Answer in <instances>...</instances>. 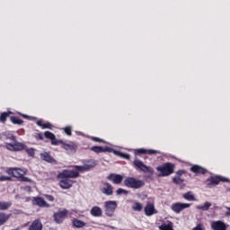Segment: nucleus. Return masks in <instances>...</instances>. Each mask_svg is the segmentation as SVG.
<instances>
[{"mask_svg": "<svg viewBox=\"0 0 230 230\" xmlns=\"http://www.w3.org/2000/svg\"><path fill=\"white\" fill-rule=\"evenodd\" d=\"M75 170H64L62 172L59 173V179H78L80 177V172H89L92 168H94L93 164H84V165H75Z\"/></svg>", "mask_w": 230, "mask_h": 230, "instance_id": "obj_1", "label": "nucleus"}, {"mask_svg": "<svg viewBox=\"0 0 230 230\" xmlns=\"http://www.w3.org/2000/svg\"><path fill=\"white\" fill-rule=\"evenodd\" d=\"M156 171L158 172V177H170L172 173L175 172V164L170 162L164 163L156 167Z\"/></svg>", "mask_w": 230, "mask_h": 230, "instance_id": "obj_2", "label": "nucleus"}, {"mask_svg": "<svg viewBox=\"0 0 230 230\" xmlns=\"http://www.w3.org/2000/svg\"><path fill=\"white\" fill-rule=\"evenodd\" d=\"M124 186H126V188H131L132 190H139L145 186V181L142 180H137L134 177H127L124 180Z\"/></svg>", "mask_w": 230, "mask_h": 230, "instance_id": "obj_3", "label": "nucleus"}, {"mask_svg": "<svg viewBox=\"0 0 230 230\" xmlns=\"http://www.w3.org/2000/svg\"><path fill=\"white\" fill-rule=\"evenodd\" d=\"M229 178H226L224 176L220 175H214L210 176L207 179V184L208 188H213V186H218L220 182H229Z\"/></svg>", "mask_w": 230, "mask_h": 230, "instance_id": "obj_4", "label": "nucleus"}, {"mask_svg": "<svg viewBox=\"0 0 230 230\" xmlns=\"http://www.w3.org/2000/svg\"><path fill=\"white\" fill-rule=\"evenodd\" d=\"M6 173H8V175H11V177L21 179L22 177H24L26 172H24V170L21 168H9L7 169Z\"/></svg>", "mask_w": 230, "mask_h": 230, "instance_id": "obj_5", "label": "nucleus"}, {"mask_svg": "<svg viewBox=\"0 0 230 230\" xmlns=\"http://www.w3.org/2000/svg\"><path fill=\"white\" fill-rule=\"evenodd\" d=\"M133 164L135 168H137V170H140V172H144V173H150V172H152L151 171L152 168L144 164V163L141 160H138V159L134 160Z\"/></svg>", "mask_w": 230, "mask_h": 230, "instance_id": "obj_6", "label": "nucleus"}, {"mask_svg": "<svg viewBox=\"0 0 230 230\" xmlns=\"http://www.w3.org/2000/svg\"><path fill=\"white\" fill-rule=\"evenodd\" d=\"M182 175H186V170L177 171L175 176L172 178L173 184H178L179 186L184 184V179L181 178Z\"/></svg>", "mask_w": 230, "mask_h": 230, "instance_id": "obj_7", "label": "nucleus"}, {"mask_svg": "<svg viewBox=\"0 0 230 230\" xmlns=\"http://www.w3.org/2000/svg\"><path fill=\"white\" fill-rule=\"evenodd\" d=\"M67 213H69V212L66 209L56 212L53 216L56 224H62V222H64V219L66 218V217H67Z\"/></svg>", "mask_w": 230, "mask_h": 230, "instance_id": "obj_8", "label": "nucleus"}, {"mask_svg": "<svg viewBox=\"0 0 230 230\" xmlns=\"http://www.w3.org/2000/svg\"><path fill=\"white\" fill-rule=\"evenodd\" d=\"M44 136L47 139H50L51 145L55 146L60 145V143L61 144L63 143L62 140L57 139V137L51 131H45Z\"/></svg>", "mask_w": 230, "mask_h": 230, "instance_id": "obj_9", "label": "nucleus"}, {"mask_svg": "<svg viewBox=\"0 0 230 230\" xmlns=\"http://www.w3.org/2000/svg\"><path fill=\"white\" fill-rule=\"evenodd\" d=\"M107 180L111 181L113 184H121V182H123V176H121V174L110 173L107 176Z\"/></svg>", "mask_w": 230, "mask_h": 230, "instance_id": "obj_10", "label": "nucleus"}, {"mask_svg": "<svg viewBox=\"0 0 230 230\" xmlns=\"http://www.w3.org/2000/svg\"><path fill=\"white\" fill-rule=\"evenodd\" d=\"M190 172H192V173H196V175H206V173H208V169L195 164L190 167Z\"/></svg>", "mask_w": 230, "mask_h": 230, "instance_id": "obj_11", "label": "nucleus"}, {"mask_svg": "<svg viewBox=\"0 0 230 230\" xmlns=\"http://www.w3.org/2000/svg\"><path fill=\"white\" fill-rule=\"evenodd\" d=\"M116 208H118L116 202H107L105 205L106 215H108V217H112V213H114Z\"/></svg>", "mask_w": 230, "mask_h": 230, "instance_id": "obj_12", "label": "nucleus"}, {"mask_svg": "<svg viewBox=\"0 0 230 230\" xmlns=\"http://www.w3.org/2000/svg\"><path fill=\"white\" fill-rule=\"evenodd\" d=\"M103 188L101 189L102 193L104 195H112L114 193L113 187L109 182H102Z\"/></svg>", "mask_w": 230, "mask_h": 230, "instance_id": "obj_13", "label": "nucleus"}, {"mask_svg": "<svg viewBox=\"0 0 230 230\" xmlns=\"http://www.w3.org/2000/svg\"><path fill=\"white\" fill-rule=\"evenodd\" d=\"M190 204H184V203H174L172 206V209L175 212V213H181V211H182V209H186V208H190Z\"/></svg>", "mask_w": 230, "mask_h": 230, "instance_id": "obj_14", "label": "nucleus"}, {"mask_svg": "<svg viewBox=\"0 0 230 230\" xmlns=\"http://www.w3.org/2000/svg\"><path fill=\"white\" fill-rule=\"evenodd\" d=\"M59 186L63 190H69V188H71V186H73V181H71L69 178H61Z\"/></svg>", "mask_w": 230, "mask_h": 230, "instance_id": "obj_15", "label": "nucleus"}, {"mask_svg": "<svg viewBox=\"0 0 230 230\" xmlns=\"http://www.w3.org/2000/svg\"><path fill=\"white\" fill-rule=\"evenodd\" d=\"M90 150H92V152H94L95 154H103V152H110L111 151V147H103L102 146H93L90 148Z\"/></svg>", "mask_w": 230, "mask_h": 230, "instance_id": "obj_16", "label": "nucleus"}, {"mask_svg": "<svg viewBox=\"0 0 230 230\" xmlns=\"http://www.w3.org/2000/svg\"><path fill=\"white\" fill-rule=\"evenodd\" d=\"M211 227L214 230H226V223H224L222 221H213L211 223Z\"/></svg>", "mask_w": 230, "mask_h": 230, "instance_id": "obj_17", "label": "nucleus"}, {"mask_svg": "<svg viewBox=\"0 0 230 230\" xmlns=\"http://www.w3.org/2000/svg\"><path fill=\"white\" fill-rule=\"evenodd\" d=\"M146 215L147 217H152V215H155L157 210H155V207L152 203H148L145 208Z\"/></svg>", "mask_w": 230, "mask_h": 230, "instance_id": "obj_18", "label": "nucleus"}, {"mask_svg": "<svg viewBox=\"0 0 230 230\" xmlns=\"http://www.w3.org/2000/svg\"><path fill=\"white\" fill-rule=\"evenodd\" d=\"M42 227L43 226L40 220L36 219L31 223V225L29 227V230H42Z\"/></svg>", "mask_w": 230, "mask_h": 230, "instance_id": "obj_19", "label": "nucleus"}, {"mask_svg": "<svg viewBox=\"0 0 230 230\" xmlns=\"http://www.w3.org/2000/svg\"><path fill=\"white\" fill-rule=\"evenodd\" d=\"M40 159H42V161H46V163H55V159H53L51 155H49L48 152L41 153Z\"/></svg>", "mask_w": 230, "mask_h": 230, "instance_id": "obj_20", "label": "nucleus"}, {"mask_svg": "<svg viewBox=\"0 0 230 230\" xmlns=\"http://www.w3.org/2000/svg\"><path fill=\"white\" fill-rule=\"evenodd\" d=\"M36 124L38 125V127H41V128H49L51 130V128H53V125L49 122H45L42 119H40L36 122Z\"/></svg>", "mask_w": 230, "mask_h": 230, "instance_id": "obj_21", "label": "nucleus"}, {"mask_svg": "<svg viewBox=\"0 0 230 230\" xmlns=\"http://www.w3.org/2000/svg\"><path fill=\"white\" fill-rule=\"evenodd\" d=\"M10 219V215L0 213V226H4L6 222Z\"/></svg>", "mask_w": 230, "mask_h": 230, "instance_id": "obj_22", "label": "nucleus"}, {"mask_svg": "<svg viewBox=\"0 0 230 230\" xmlns=\"http://www.w3.org/2000/svg\"><path fill=\"white\" fill-rule=\"evenodd\" d=\"M13 114L12 111L3 112L0 115V123H6V119L10 118V115Z\"/></svg>", "mask_w": 230, "mask_h": 230, "instance_id": "obj_23", "label": "nucleus"}, {"mask_svg": "<svg viewBox=\"0 0 230 230\" xmlns=\"http://www.w3.org/2000/svg\"><path fill=\"white\" fill-rule=\"evenodd\" d=\"M183 198L185 199V200H189V202H193L196 200L195 195H193V192L191 191H189L183 194Z\"/></svg>", "mask_w": 230, "mask_h": 230, "instance_id": "obj_24", "label": "nucleus"}, {"mask_svg": "<svg viewBox=\"0 0 230 230\" xmlns=\"http://www.w3.org/2000/svg\"><path fill=\"white\" fill-rule=\"evenodd\" d=\"M93 217H102V208L99 207H93L91 210Z\"/></svg>", "mask_w": 230, "mask_h": 230, "instance_id": "obj_25", "label": "nucleus"}, {"mask_svg": "<svg viewBox=\"0 0 230 230\" xmlns=\"http://www.w3.org/2000/svg\"><path fill=\"white\" fill-rule=\"evenodd\" d=\"M160 230H173V223L169 222L168 224L164 223L159 226Z\"/></svg>", "mask_w": 230, "mask_h": 230, "instance_id": "obj_26", "label": "nucleus"}, {"mask_svg": "<svg viewBox=\"0 0 230 230\" xmlns=\"http://www.w3.org/2000/svg\"><path fill=\"white\" fill-rule=\"evenodd\" d=\"M10 120L13 125H22L24 123V120L21 119L19 117H11Z\"/></svg>", "mask_w": 230, "mask_h": 230, "instance_id": "obj_27", "label": "nucleus"}, {"mask_svg": "<svg viewBox=\"0 0 230 230\" xmlns=\"http://www.w3.org/2000/svg\"><path fill=\"white\" fill-rule=\"evenodd\" d=\"M14 152H21L22 150H24V144L21 143V142H15L14 144Z\"/></svg>", "mask_w": 230, "mask_h": 230, "instance_id": "obj_28", "label": "nucleus"}, {"mask_svg": "<svg viewBox=\"0 0 230 230\" xmlns=\"http://www.w3.org/2000/svg\"><path fill=\"white\" fill-rule=\"evenodd\" d=\"M73 225L75 226V227H77V228L85 227V223L84 221L78 220V219H74Z\"/></svg>", "mask_w": 230, "mask_h": 230, "instance_id": "obj_29", "label": "nucleus"}, {"mask_svg": "<svg viewBox=\"0 0 230 230\" xmlns=\"http://www.w3.org/2000/svg\"><path fill=\"white\" fill-rule=\"evenodd\" d=\"M211 208L210 203H204L203 205H199L197 207V209H201V211H208Z\"/></svg>", "mask_w": 230, "mask_h": 230, "instance_id": "obj_30", "label": "nucleus"}, {"mask_svg": "<svg viewBox=\"0 0 230 230\" xmlns=\"http://www.w3.org/2000/svg\"><path fill=\"white\" fill-rule=\"evenodd\" d=\"M10 206H12L11 203L0 202V209L2 211H4V209H8V208H10Z\"/></svg>", "mask_w": 230, "mask_h": 230, "instance_id": "obj_31", "label": "nucleus"}, {"mask_svg": "<svg viewBox=\"0 0 230 230\" xmlns=\"http://www.w3.org/2000/svg\"><path fill=\"white\" fill-rule=\"evenodd\" d=\"M135 154L136 155H146V149H144V148L136 149Z\"/></svg>", "mask_w": 230, "mask_h": 230, "instance_id": "obj_32", "label": "nucleus"}, {"mask_svg": "<svg viewBox=\"0 0 230 230\" xmlns=\"http://www.w3.org/2000/svg\"><path fill=\"white\" fill-rule=\"evenodd\" d=\"M132 209L134 211H141V209H143V205L141 203H135V205L132 207Z\"/></svg>", "mask_w": 230, "mask_h": 230, "instance_id": "obj_33", "label": "nucleus"}, {"mask_svg": "<svg viewBox=\"0 0 230 230\" xmlns=\"http://www.w3.org/2000/svg\"><path fill=\"white\" fill-rule=\"evenodd\" d=\"M5 148H6L7 150H9V152H15L14 144L6 143V144H5Z\"/></svg>", "mask_w": 230, "mask_h": 230, "instance_id": "obj_34", "label": "nucleus"}, {"mask_svg": "<svg viewBox=\"0 0 230 230\" xmlns=\"http://www.w3.org/2000/svg\"><path fill=\"white\" fill-rule=\"evenodd\" d=\"M61 145H63V148L65 150H75V146H73L72 145H69V144H66V143H64V141H62Z\"/></svg>", "mask_w": 230, "mask_h": 230, "instance_id": "obj_35", "label": "nucleus"}, {"mask_svg": "<svg viewBox=\"0 0 230 230\" xmlns=\"http://www.w3.org/2000/svg\"><path fill=\"white\" fill-rule=\"evenodd\" d=\"M34 137L37 141H44V135L42 133H35Z\"/></svg>", "mask_w": 230, "mask_h": 230, "instance_id": "obj_36", "label": "nucleus"}, {"mask_svg": "<svg viewBox=\"0 0 230 230\" xmlns=\"http://www.w3.org/2000/svg\"><path fill=\"white\" fill-rule=\"evenodd\" d=\"M116 193H117V195H128V190L119 188L117 190Z\"/></svg>", "mask_w": 230, "mask_h": 230, "instance_id": "obj_37", "label": "nucleus"}, {"mask_svg": "<svg viewBox=\"0 0 230 230\" xmlns=\"http://www.w3.org/2000/svg\"><path fill=\"white\" fill-rule=\"evenodd\" d=\"M64 132L66 134V136H73V129L69 126L64 128Z\"/></svg>", "mask_w": 230, "mask_h": 230, "instance_id": "obj_38", "label": "nucleus"}, {"mask_svg": "<svg viewBox=\"0 0 230 230\" xmlns=\"http://www.w3.org/2000/svg\"><path fill=\"white\" fill-rule=\"evenodd\" d=\"M35 204L39 208H50L49 204L47 202H36Z\"/></svg>", "mask_w": 230, "mask_h": 230, "instance_id": "obj_39", "label": "nucleus"}, {"mask_svg": "<svg viewBox=\"0 0 230 230\" xmlns=\"http://www.w3.org/2000/svg\"><path fill=\"white\" fill-rule=\"evenodd\" d=\"M91 140L94 141L95 143H105L103 139L96 137H91Z\"/></svg>", "mask_w": 230, "mask_h": 230, "instance_id": "obj_40", "label": "nucleus"}, {"mask_svg": "<svg viewBox=\"0 0 230 230\" xmlns=\"http://www.w3.org/2000/svg\"><path fill=\"white\" fill-rule=\"evenodd\" d=\"M28 155H30V157H34L35 156V149L33 148H29L26 150Z\"/></svg>", "mask_w": 230, "mask_h": 230, "instance_id": "obj_41", "label": "nucleus"}, {"mask_svg": "<svg viewBox=\"0 0 230 230\" xmlns=\"http://www.w3.org/2000/svg\"><path fill=\"white\" fill-rule=\"evenodd\" d=\"M4 181H12V177L4 175L0 176V182H3Z\"/></svg>", "mask_w": 230, "mask_h": 230, "instance_id": "obj_42", "label": "nucleus"}, {"mask_svg": "<svg viewBox=\"0 0 230 230\" xmlns=\"http://www.w3.org/2000/svg\"><path fill=\"white\" fill-rule=\"evenodd\" d=\"M137 197H138L139 200H145L147 199L148 196L145 193H139V194H137Z\"/></svg>", "mask_w": 230, "mask_h": 230, "instance_id": "obj_43", "label": "nucleus"}, {"mask_svg": "<svg viewBox=\"0 0 230 230\" xmlns=\"http://www.w3.org/2000/svg\"><path fill=\"white\" fill-rule=\"evenodd\" d=\"M146 154L148 155H154V154H157V151L150 149V150H146Z\"/></svg>", "mask_w": 230, "mask_h": 230, "instance_id": "obj_44", "label": "nucleus"}, {"mask_svg": "<svg viewBox=\"0 0 230 230\" xmlns=\"http://www.w3.org/2000/svg\"><path fill=\"white\" fill-rule=\"evenodd\" d=\"M192 230H204L201 224L197 225L196 227H194Z\"/></svg>", "mask_w": 230, "mask_h": 230, "instance_id": "obj_45", "label": "nucleus"}, {"mask_svg": "<svg viewBox=\"0 0 230 230\" xmlns=\"http://www.w3.org/2000/svg\"><path fill=\"white\" fill-rule=\"evenodd\" d=\"M47 200H49L50 202H53L55 200V198L51 195H47Z\"/></svg>", "mask_w": 230, "mask_h": 230, "instance_id": "obj_46", "label": "nucleus"}, {"mask_svg": "<svg viewBox=\"0 0 230 230\" xmlns=\"http://www.w3.org/2000/svg\"><path fill=\"white\" fill-rule=\"evenodd\" d=\"M7 139H10L11 141H16L17 138L15 136L11 135V136L7 137Z\"/></svg>", "mask_w": 230, "mask_h": 230, "instance_id": "obj_47", "label": "nucleus"}, {"mask_svg": "<svg viewBox=\"0 0 230 230\" xmlns=\"http://www.w3.org/2000/svg\"><path fill=\"white\" fill-rule=\"evenodd\" d=\"M21 179H22L24 182H29V181H30V179H29L28 177L22 176Z\"/></svg>", "mask_w": 230, "mask_h": 230, "instance_id": "obj_48", "label": "nucleus"}, {"mask_svg": "<svg viewBox=\"0 0 230 230\" xmlns=\"http://www.w3.org/2000/svg\"><path fill=\"white\" fill-rule=\"evenodd\" d=\"M35 202H45V201L40 198H36Z\"/></svg>", "mask_w": 230, "mask_h": 230, "instance_id": "obj_49", "label": "nucleus"}, {"mask_svg": "<svg viewBox=\"0 0 230 230\" xmlns=\"http://www.w3.org/2000/svg\"><path fill=\"white\" fill-rule=\"evenodd\" d=\"M124 157H125V159H130V155L126 154V155H124Z\"/></svg>", "mask_w": 230, "mask_h": 230, "instance_id": "obj_50", "label": "nucleus"}, {"mask_svg": "<svg viewBox=\"0 0 230 230\" xmlns=\"http://www.w3.org/2000/svg\"><path fill=\"white\" fill-rule=\"evenodd\" d=\"M22 118H25V119H28L30 118L28 115L22 114Z\"/></svg>", "mask_w": 230, "mask_h": 230, "instance_id": "obj_51", "label": "nucleus"}, {"mask_svg": "<svg viewBox=\"0 0 230 230\" xmlns=\"http://www.w3.org/2000/svg\"><path fill=\"white\" fill-rule=\"evenodd\" d=\"M226 215H230V208H228V211L226 212Z\"/></svg>", "mask_w": 230, "mask_h": 230, "instance_id": "obj_52", "label": "nucleus"}, {"mask_svg": "<svg viewBox=\"0 0 230 230\" xmlns=\"http://www.w3.org/2000/svg\"><path fill=\"white\" fill-rule=\"evenodd\" d=\"M109 202H114V201H109Z\"/></svg>", "mask_w": 230, "mask_h": 230, "instance_id": "obj_53", "label": "nucleus"}]
</instances>
